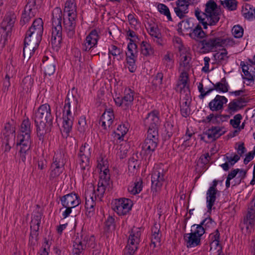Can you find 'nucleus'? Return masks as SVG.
<instances>
[{
  "label": "nucleus",
  "instance_id": "obj_2",
  "mask_svg": "<svg viewBox=\"0 0 255 255\" xmlns=\"http://www.w3.org/2000/svg\"><path fill=\"white\" fill-rule=\"evenodd\" d=\"M195 15L203 28L207 29L208 25H215L219 21L220 8L214 0H209L205 4L204 12L197 7L195 9Z\"/></svg>",
  "mask_w": 255,
  "mask_h": 255
},
{
  "label": "nucleus",
  "instance_id": "obj_57",
  "mask_svg": "<svg viewBox=\"0 0 255 255\" xmlns=\"http://www.w3.org/2000/svg\"><path fill=\"white\" fill-rule=\"evenodd\" d=\"M87 127L86 118L84 116L81 117L78 121V130L81 132H84Z\"/></svg>",
  "mask_w": 255,
  "mask_h": 255
},
{
  "label": "nucleus",
  "instance_id": "obj_10",
  "mask_svg": "<svg viewBox=\"0 0 255 255\" xmlns=\"http://www.w3.org/2000/svg\"><path fill=\"white\" fill-rule=\"evenodd\" d=\"M133 92L130 89L126 90L124 96H117L116 95L114 98L116 105L121 106L124 110L128 109L132 105L133 101Z\"/></svg>",
  "mask_w": 255,
  "mask_h": 255
},
{
  "label": "nucleus",
  "instance_id": "obj_26",
  "mask_svg": "<svg viewBox=\"0 0 255 255\" xmlns=\"http://www.w3.org/2000/svg\"><path fill=\"white\" fill-rule=\"evenodd\" d=\"M183 239L187 248H194L201 245V239L191 233L185 234Z\"/></svg>",
  "mask_w": 255,
  "mask_h": 255
},
{
  "label": "nucleus",
  "instance_id": "obj_52",
  "mask_svg": "<svg viewBox=\"0 0 255 255\" xmlns=\"http://www.w3.org/2000/svg\"><path fill=\"white\" fill-rule=\"evenodd\" d=\"M105 231L109 232L111 230H115L116 224L115 218L111 216H109L105 222Z\"/></svg>",
  "mask_w": 255,
  "mask_h": 255
},
{
  "label": "nucleus",
  "instance_id": "obj_49",
  "mask_svg": "<svg viewBox=\"0 0 255 255\" xmlns=\"http://www.w3.org/2000/svg\"><path fill=\"white\" fill-rule=\"evenodd\" d=\"M127 55V62L128 65L129 71L133 73L135 71L136 67L135 65V56L133 55L132 53H126Z\"/></svg>",
  "mask_w": 255,
  "mask_h": 255
},
{
  "label": "nucleus",
  "instance_id": "obj_54",
  "mask_svg": "<svg viewBox=\"0 0 255 255\" xmlns=\"http://www.w3.org/2000/svg\"><path fill=\"white\" fill-rule=\"evenodd\" d=\"M243 119V117L241 114H238L234 116L233 119H231L230 121V124L234 128H238L241 124V120Z\"/></svg>",
  "mask_w": 255,
  "mask_h": 255
},
{
  "label": "nucleus",
  "instance_id": "obj_29",
  "mask_svg": "<svg viewBox=\"0 0 255 255\" xmlns=\"http://www.w3.org/2000/svg\"><path fill=\"white\" fill-rule=\"evenodd\" d=\"M189 35L192 39L197 41L204 38L206 34L200 24H197L193 28H191Z\"/></svg>",
  "mask_w": 255,
  "mask_h": 255
},
{
  "label": "nucleus",
  "instance_id": "obj_3",
  "mask_svg": "<svg viewBox=\"0 0 255 255\" xmlns=\"http://www.w3.org/2000/svg\"><path fill=\"white\" fill-rule=\"evenodd\" d=\"M63 13L59 7H55L52 12V30L51 35V45L54 49L58 51L61 47L62 40V27L61 22Z\"/></svg>",
  "mask_w": 255,
  "mask_h": 255
},
{
  "label": "nucleus",
  "instance_id": "obj_7",
  "mask_svg": "<svg viewBox=\"0 0 255 255\" xmlns=\"http://www.w3.org/2000/svg\"><path fill=\"white\" fill-rule=\"evenodd\" d=\"M43 32V21L41 18H37L34 20L32 25L26 31L25 36L35 39L37 44L41 41Z\"/></svg>",
  "mask_w": 255,
  "mask_h": 255
},
{
  "label": "nucleus",
  "instance_id": "obj_43",
  "mask_svg": "<svg viewBox=\"0 0 255 255\" xmlns=\"http://www.w3.org/2000/svg\"><path fill=\"white\" fill-rule=\"evenodd\" d=\"M156 7L160 14L166 16L168 21H172L170 10L167 5L163 3H157Z\"/></svg>",
  "mask_w": 255,
  "mask_h": 255
},
{
  "label": "nucleus",
  "instance_id": "obj_42",
  "mask_svg": "<svg viewBox=\"0 0 255 255\" xmlns=\"http://www.w3.org/2000/svg\"><path fill=\"white\" fill-rule=\"evenodd\" d=\"M162 64L166 70L172 69L174 66L173 54L167 53L165 54L162 59Z\"/></svg>",
  "mask_w": 255,
  "mask_h": 255
},
{
  "label": "nucleus",
  "instance_id": "obj_33",
  "mask_svg": "<svg viewBox=\"0 0 255 255\" xmlns=\"http://www.w3.org/2000/svg\"><path fill=\"white\" fill-rule=\"evenodd\" d=\"M64 12H68V16H77V6L75 0H66Z\"/></svg>",
  "mask_w": 255,
  "mask_h": 255
},
{
  "label": "nucleus",
  "instance_id": "obj_58",
  "mask_svg": "<svg viewBox=\"0 0 255 255\" xmlns=\"http://www.w3.org/2000/svg\"><path fill=\"white\" fill-rule=\"evenodd\" d=\"M163 75L161 73H158L157 75L153 78L152 80V85L156 88L162 84Z\"/></svg>",
  "mask_w": 255,
  "mask_h": 255
},
{
  "label": "nucleus",
  "instance_id": "obj_37",
  "mask_svg": "<svg viewBox=\"0 0 255 255\" xmlns=\"http://www.w3.org/2000/svg\"><path fill=\"white\" fill-rule=\"evenodd\" d=\"M91 153L80 154L78 153V157L80 158V165L82 170L87 169L90 168V158Z\"/></svg>",
  "mask_w": 255,
  "mask_h": 255
},
{
  "label": "nucleus",
  "instance_id": "obj_18",
  "mask_svg": "<svg viewBox=\"0 0 255 255\" xmlns=\"http://www.w3.org/2000/svg\"><path fill=\"white\" fill-rule=\"evenodd\" d=\"M99 39V35L97 30L93 29L86 38L83 44V51L89 52L92 48L96 47Z\"/></svg>",
  "mask_w": 255,
  "mask_h": 255
},
{
  "label": "nucleus",
  "instance_id": "obj_45",
  "mask_svg": "<svg viewBox=\"0 0 255 255\" xmlns=\"http://www.w3.org/2000/svg\"><path fill=\"white\" fill-rule=\"evenodd\" d=\"M220 2L223 7L229 10L234 11L237 8L238 2L236 0H221Z\"/></svg>",
  "mask_w": 255,
  "mask_h": 255
},
{
  "label": "nucleus",
  "instance_id": "obj_17",
  "mask_svg": "<svg viewBox=\"0 0 255 255\" xmlns=\"http://www.w3.org/2000/svg\"><path fill=\"white\" fill-rule=\"evenodd\" d=\"M63 207H75L81 203V199L77 194L73 192L60 198Z\"/></svg>",
  "mask_w": 255,
  "mask_h": 255
},
{
  "label": "nucleus",
  "instance_id": "obj_50",
  "mask_svg": "<svg viewBox=\"0 0 255 255\" xmlns=\"http://www.w3.org/2000/svg\"><path fill=\"white\" fill-rule=\"evenodd\" d=\"M205 229V232L213 228L216 225L215 222L210 217L206 218L200 224Z\"/></svg>",
  "mask_w": 255,
  "mask_h": 255
},
{
  "label": "nucleus",
  "instance_id": "obj_30",
  "mask_svg": "<svg viewBox=\"0 0 255 255\" xmlns=\"http://www.w3.org/2000/svg\"><path fill=\"white\" fill-rule=\"evenodd\" d=\"M218 190L209 188L206 193V204L208 212H210L216 200V194Z\"/></svg>",
  "mask_w": 255,
  "mask_h": 255
},
{
  "label": "nucleus",
  "instance_id": "obj_8",
  "mask_svg": "<svg viewBox=\"0 0 255 255\" xmlns=\"http://www.w3.org/2000/svg\"><path fill=\"white\" fill-rule=\"evenodd\" d=\"M140 236V231H135L134 229L131 230L128 238V245L124 250V255H133L137 249Z\"/></svg>",
  "mask_w": 255,
  "mask_h": 255
},
{
  "label": "nucleus",
  "instance_id": "obj_23",
  "mask_svg": "<svg viewBox=\"0 0 255 255\" xmlns=\"http://www.w3.org/2000/svg\"><path fill=\"white\" fill-rule=\"evenodd\" d=\"M17 145L20 146V153H27L31 147L30 135H18Z\"/></svg>",
  "mask_w": 255,
  "mask_h": 255
},
{
  "label": "nucleus",
  "instance_id": "obj_60",
  "mask_svg": "<svg viewBox=\"0 0 255 255\" xmlns=\"http://www.w3.org/2000/svg\"><path fill=\"white\" fill-rule=\"evenodd\" d=\"M244 30L239 25H235L232 29V33L236 38H240L243 36Z\"/></svg>",
  "mask_w": 255,
  "mask_h": 255
},
{
  "label": "nucleus",
  "instance_id": "obj_59",
  "mask_svg": "<svg viewBox=\"0 0 255 255\" xmlns=\"http://www.w3.org/2000/svg\"><path fill=\"white\" fill-rule=\"evenodd\" d=\"M220 235L218 229L216 230L214 233L210 234L209 236V239L212 242L211 244L215 243V245H219L220 242Z\"/></svg>",
  "mask_w": 255,
  "mask_h": 255
},
{
  "label": "nucleus",
  "instance_id": "obj_15",
  "mask_svg": "<svg viewBox=\"0 0 255 255\" xmlns=\"http://www.w3.org/2000/svg\"><path fill=\"white\" fill-rule=\"evenodd\" d=\"M228 99L224 96L217 95L208 105V107L213 112L221 113L224 107V105L228 102Z\"/></svg>",
  "mask_w": 255,
  "mask_h": 255
},
{
  "label": "nucleus",
  "instance_id": "obj_38",
  "mask_svg": "<svg viewBox=\"0 0 255 255\" xmlns=\"http://www.w3.org/2000/svg\"><path fill=\"white\" fill-rule=\"evenodd\" d=\"M142 179L141 177L136 178L132 185L128 187V191L130 193L135 195L139 193L142 188Z\"/></svg>",
  "mask_w": 255,
  "mask_h": 255
},
{
  "label": "nucleus",
  "instance_id": "obj_13",
  "mask_svg": "<svg viewBox=\"0 0 255 255\" xmlns=\"http://www.w3.org/2000/svg\"><path fill=\"white\" fill-rule=\"evenodd\" d=\"M75 88L72 89L71 92L69 91L64 101V106L63 112L68 114H71V110L77 112L78 106V97L74 95L73 91Z\"/></svg>",
  "mask_w": 255,
  "mask_h": 255
},
{
  "label": "nucleus",
  "instance_id": "obj_21",
  "mask_svg": "<svg viewBox=\"0 0 255 255\" xmlns=\"http://www.w3.org/2000/svg\"><path fill=\"white\" fill-rule=\"evenodd\" d=\"M244 223L246 224L247 229L252 228L255 224V196L250 203Z\"/></svg>",
  "mask_w": 255,
  "mask_h": 255
},
{
  "label": "nucleus",
  "instance_id": "obj_20",
  "mask_svg": "<svg viewBox=\"0 0 255 255\" xmlns=\"http://www.w3.org/2000/svg\"><path fill=\"white\" fill-rule=\"evenodd\" d=\"M223 127L212 126L208 129L204 134L207 136L209 141H213L225 133Z\"/></svg>",
  "mask_w": 255,
  "mask_h": 255
},
{
  "label": "nucleus",
  "instance_id": "obj_1",
  "mask_svg": "<svg viewBox=\"0 0 255 255\" xmlns=\"http://www.w3.org/2000/svg\"><path fill=\"white\" fill-rule=\"evenodd\" d=\"M36 127L37 135L39 140H43L44 135L51 131L53 118L51 113L50 106L41 105L32 117Z\"/></svg>",
  "mask_w": 255,
  "mask_h": 255
},
{
  "label": "nucleus",
  "instance_id": "obj_11",
  "mask_svg": "<svg viewBox=\"0 0 255 255\" xmlns=\"http://www.w3.org/2000/svg\"><path fill=\"white\" fill-rule=\"evenodd\" d=\"M132 205L131 200L125 198H120L115 200L113 208L119 216H124L131 210Z\"/></svg>",
  "mask_w": 255,
  "mask_h": 255
},
{
  "label": "nucleus",
  "instance_id": "obj_41",
  "mask_svg": "<svg viewBox=\"0 0 255 255\" xmlns=\"http://www.w3.org/2000/svg\"><path fill=\"white\" fill-rule=\"evenodd\" d=\"M36 3V0H28L23 11L34 17L37 11Z\"/></svg>",
  "mask_w": 255,
  "mask_h": 255
},
{
  "label": "nucleus",
  "instance_id": "obj_46",
  "mask_svg": "<svg viewBox=\"0 0 255 255\" xmlns=\"http://www.w3.org/2000/svg\"><path fill=\"white\" fill-rule=\"evenodd\" d=\"M21 132L22 134L20 135H30L31 130V123L29 119L27 118L24 120L21 125Z\"/></svg>",
  "mask_w": 255,
  "mask_h": 255
},
{
  "label": "nucleus",
  "instance_id": "obj_64",
  "mask_svg": "<svg viewBox=\"0 0 255 255\" xmlns=\"http://www.w3.org/2000/svg\"><path fill=\"white\" fill-rule=\"evenodd\" d=\"M122 53V50L117 46L112 45L111 48H109V55H112L114 56L120 55Z\"/></svg>",
  "mask_w": 255,
  "mask_h": 255
},
{
  "label": "nucleus",
  "instance_id": "obj_62",
  "mask_svg": "<svg viewBox=\"0 0 255 255\" xmlns=\"http://www.w3.org/2000/svg\"><path fill=\"white\" fill-rule=\"evenodd\" d=\"M129 24L133 25L135 29H138L140 27V23L136 19L132 14H129L128 16Z\"/></svg>",
  "mask_w": 255,
  "mask_h": 255
},
{
  "label": "nucleus",
  "instance_id": "obj_31",
  "mask_svg": "<svg viewBox=\"0 0 255 255\" xmlns=\"http://www.w3.org/2000/svg\"><path fill=\"white\" fill-rule=\"evenodd\" d=\"M242 13L246 19L250 20L255 18V8L249 3H245L243 5Z\"/></svg>",
  "mask_w": 255,
  "mask_h": 255
},
{
  "label": "nucleus",
  "instance_id": "obj_5",
  "mask_svg": "<svg viewBox=\"0 0 255 255\" xmlns=\"http://www.w3.org/2000/svg\"><path fill=\"white\" fill-rule=\"evenodd\" d=\"M226 39L214 34L206 35L204 39L200 41L199 43L201 50L204 53L214 51L218 48L223 47L225 44Z\"/></svg>",
  "mask_w": 255,
  "mask_h": 255
},
{
  "label": "nucleus",
  "instance_id": "obj_27",
  "mask_svg": "<svg viewBox=\"0 0 255 255\" xmlns=\"http://www.w3.org/2000/svg\"><path fill=\"white\" fill-rule=\"evenodd\" d=\"M33 83V80L31 77L26 76L23 79L19 88V94L21 96L28 93L32 86Z\"/></svg>",
  "mask_w": 255,
  "mask_h": 255
},
{
  "label": "nucleus",
  "instance_id": "obj_36",
  "mask_svg": "<svg viewBox=\"0 0 255 255\" xmlns=\"http://www.w3.org/2000/svg\"><path fill=\"white\" fill-rule=\"evenodd\" d=\"M213 87L211 88L214 90H216L219 92L226 93L229 90V84L226 81L225 77L221 79L220 82L216 83V84H213Z\"/></svg>",
  "mask_w": 255,
  "mask_h": 255
},
{
  "label": "nucleus",
  "instance_id": "obj_19",
  "mask_svg": "<svg viewBox=\"0 0 255 255\" xmlns=\"http://www.w3.org/2000/svg\"><path fill=\"white\" fill-rule=\"evenodd\" d=\"M77 17V16H68L67 19L63 17L64 29L67 36L70 39L73 38L75 35Z\"/></svg>",
  "mask_w": 255,
  "mask_h": 255
},
{
  "label": "nucleus",
  "instance_id": "obj_16",
  "mask_svg": "<svg viewBox=\"0 0 255 255\" xmlns=\"http://www.w3.org/2000/svg\"><path fill=\"white\" fill-rule=\"evenodd\" d=\"M42 63L41 68L43 70L45 75L51 76L55 73L57 61L54 56L52 55L49 57L44 56Z\"/></svg>",
  "mask_w": 255,
  "mask_h": 255
},
{
  "label": "nucleus",
  "instance_id": "obj_34",
  "mask_svg": "<svg viewBox=\"0 0 255 255\" xmlns=\"http://www.w3.org/2000/svg\"><path fill=\"white\" fill-rule=\"evenodd\" d=\"M176 6L174 7V11L180 19H183L186 17V14L188 13L189 7L181 4L177 1L175 2Z\"/></svg>",
  "mask_w": 255,
  "mask_h": 255
},
{
  "label": "nucleus",
  "instance_id": "obj_4",
  "mask_svg": "<svg viewBox=\"0 0 255 255\" xmlns=\"http://www.w3.org/2000/svg\"><path fill=\"white\" fill-rule=\"evenodd\" d=\"M191 57L188 53H181L179 62V71L180 74L177 84L178 88H180L181 92H188L189 93V85L188 84L189 81V72L191 68L190 63Z\"/></svg>",
  "mask_w": 255,
  "mask_h": 255
},
{
  "label": "nucleus",
  "instance_id": "obj_44",
  "mask_svg": "<svg viewBox=\"0 0 255 255\" xmlns=\"http://www.w3.org/2000/svg\"><path fill=\"white\" fill-rule=\"evenodd\" d=\"M241 66H242L243 72L246 76L244 79L251 80L253 77L251 76V73L253 70H255V68L251 65H246L244 62H241Z\"/></svg>",
  "mask_w": 255,
  "mask_h": 255
},
{
  "label": "nucleus",
  "instance_id": "obj_39",
  "mask_svg": "<svg viewBox=\"0 0 255 255\" xmlns=\"http://www.w3.org/2000/svg\"><path fill=\"white\" fill-rule=\"evenodd\" d=\"M96 203L94 201L93 197L87 200L86 198L85 208L86 209V215L88 218L93 217L95 214V206Z\"/></svg>",
  "mask_w": 255,
  "mask_h": 255
},
{
  "label": "nucleus",
  "instance_id": "obj_56",
  "mask_svg": "<svg viewBox=\"0 0 255 255\" xmlns=\"http://www.w3.org/2000/svg\"><path fill=\"white\" fill-rule=\"evenodd\" d=\"M130 42L128 43V52L126 53H129V54L131 53H133V55L135 56V54L137 53L136 48L137 47V45L136 44L137 40L135 39H129Z\"/></svg>",
  "mask_w": 255,
  "mask_h": 255
},
{
  "label": "nucleus",
  "instance_id": "obj_55",
  "mask_svg": "<svg viewBox=\"0 0 255 255\" xmlns=\"http://www.w3.org/2000/svg\"><path fill=\"white\" fill-rule=\"evenodd\" d=\"M148 138H152L154 140L158 139V131L155 126L152 125L149 127L147 132V137Z\"/></svg>",
  "mask_w": 255,
  "mask_h": 255
},
{
  "label": "nucleus",
  "instance_id": "obj_14",
  "mask_svg": "<svg viewBox=\"0 0 255 255\" xmlns=\"http://www.w3.org/2000/svg\"><path fill=\"white\" fill-rule=\"evenodd\" d=\"M40 43L36 44L35 39L25 36L24 46L23 48V56L26 60H29L34 54L35 49L38 47Z\"/></svg>",
  "mask_w": 255,
  "mask_h": 255
},
{
  "label": "nucleus",
  "instance_id": "obj_32",
  "mask_svg": "<svg viewBox=\"0 0 255 255\" xmlns=\"http://www.w3.org/2000/svg\"><path fill=\"white\" fill-rule=\"evenodd\" d=\"M215 63L218 65H224L227 63L229 59L228 52L224 49L221 52H218L213 55Z\"/></svg>",
  "mask_w": 255,
  "mask_h": 255
},
{
  "label": "nucleus",
  "instance_id": "obj_12",
  "mask_svg": "<svg viewBox=\"0 0 255 255\" xmlns=\"http://www.w3.org/2000/svg\"><path fill=\"white\" fill-rule=\"evenodd\" d=\"M163 169H154L151 176V190L153 192L159 191L164 180Z\"/></svg>",
  "mask_w": 255,
  "mask_h": 255
},
{
  "label": "nucleus",
  "instance_id": "obj_51",
  "mask_svg": "<svg viewBox=\"0 0 255 255\" xmlns=\"http://www.w3.org/2000/svg\"><path fill=\"white\" fill-rule=\"evenodd\" d=\"M157 140L146 137L144 140V148L149 151H154L157 144Z\"/></svg>",
  "mask_w": 255,
  "mask_h": 255
},
{
  "label": "nucleus",
  "instance_id": "obj_53",
  "mask_svg": "<svg viewBox=\"0 0 255 255\" xmlns=\"http://www.w3.org/2000/svg\"><path fill=\"white\" fill-rule=\"evenodd\" d=\"M158 115V112L156 110H154L147 114L146 119L152 122V125H154L155 126V124L158 123L159 120Z\"/></svg>",
  "mask_w": 255,
  "mask_h": 255
},
{
  "label": "nucleus",
  "instance_id": "obj_28",
  "mask_svg": "<svg viewBox=\"0 0 255 255\" xmlns=\"http://www.w3.org/2000/svg\"><path fill=\"white\" fill-rule=\"evenodd\" d=\"M63 132L68 134L72 130L73 124L74 117L72 114H68L63 112Z\"/></svg>",
  "mask_w": 255,
  "mask_h": 255
},
{
  "label": "nucleus",
  "instance_id": "obj_61",
  "mask_svg": "<svg viewBox=\"0 0 255 255\" xmlns=\"http://www.w3.org/2000/svg\"><path fill=\"white\" fill-rule=\"evenodd\" d=\"M210 159L209 153H206L202 155L198 161V165L201 164L202 166H204L208 163Z\"/></svg>",
  "mask_w": 255,
  "mask_h": 255
},
{
  "label": "nucleus",
  "instance_id": "obj_48",
  "mask_svg": "<svg viewBox=\"0 0 255 255\" xmlns=\"http://www.w3.org/2000/svg\"><path fill=\"white\" fill-rule=\"evenodd\" d=\"M14 23V20L12 18L11 15L10 14L6 15L1 23V28H5L7 30H11Z\"/></svg>",
  "mask_w": 255,
  "mask_h": 255
},
{
  "label": "nucleus",
  "instance_id": "obj_47",
  "mask_svg": "<svg viewBox=\"0 0 255 255\" xmlns=\"http://www.w3.org/2000/svg\"><path fill=\"white\" fill-rule=\"evenodd\" d=\"M205 233V229L200 224H194L191 226V233L201 239Z\"/></svg>",
  "mask_w": 255,
  "mask_h": 255
},
{
  "label": "nucleus",
  "instance_id": "obj_9",
  "mask_svg": "<svg viewBox=\"0 0 255 255\" xmlns=\"http://www.w3.org/2000/svg\"><path fill=\"white\" fill-rule=\"evenodd\" d=\"M75 237L73 242L74 254L76 255H81L86 249L89 236L85 232L82 231L80 233H77Z\"/></svg>",
  "mask_w": 255,
  "mask_h": 255
},
{
  "label": "nucleus",
  "instance_id": "obj_6",
  "mask_svg": "<svg viewBox=\"0 0 255 255\" xmlns=\"http://www.w3.org/2000/svg\"><path fill=\"white\" fill-rule=\"evenodd\" d=\"M66 162L63 151H60L55 154L50 167V180L56 179L63 172Z\"/></svg>",
  "mask_w": 255,
  "mask_h": 255
},
{
  "label": "nucleus",
  "instance_id": "obj_63",
  "mask_svg": "<svg viewBox=\"0 0 255 255\" xmlns=\"http://www.w3.org/2000/svg\"><path fill=\"white\" fill-rule=\"evenodd\" d=\"M34 16H32V15H30L27 12L23 11L21 17V19L20 21V24L21 25H24L26 23L28 22L31 18H33Z\"/></svg>",
  "mask_w": 255,
  "mask_h": 255
},
{
  "label": "nucleus",
  "instance_id": "obj_24",
  "mask_svg": "<svg viewBox=\"0 0 255 255\" xmlns=\"http://www.w3.org/2000/svg\"><path fill=\"white\" fill-rule=\"evenodd\" d=\"M161 237L160 225L155 223L151 228V247L155 248L157 244L160 245Z\"/></svg>",
  "mask_w": 255,
  "mask_h": 255
},
{
  "label": "nucleus",
  "instance_id": "obj_40",
  "mask_svg": "<svg viewBox=\"0 0 255 255\" xmlns=\"http://www.w3.org/2000/svg\"><path fill=\"white\" fill-rule=\"evenodd\" d=\"M115 118L114 112L112 109L106 110L100 118L101 121L106 122L107 126L110 128L113 123Z\"/></svg>",
  "mask_w": 255,
  "mask_h": 255
},
{
  "label": "nucleus",
  "instance_id": "obj_25",
  "mask_svg": "<svg viewBox=\"0 0 255 255\" xmlns=\"http://www.w3.org/2000/svg\"><path fill=\"white\" fill-rule=\"evenodd\" d=\"M144 26L149 34L152 37L159 40L161 37V33L157 24L152 19H148Z\"/></svg>",
  "mask_w": 255,
  "mask_h": 255
},
{
  "label": "nucleus",
  "instance_id": "obj_22",
  "mask_svg": "<svg viewBox=\"0 0 255 255\" xmlns=\"http://www.w3.org/2000/svg\"><path fill=\"white\" fill-rule=\"evenodd\" d=\"M246 103L244 99L240 98L232 100L227 105L226 112L231 115L242 110Z\"/></svg>",
  "mask_w": 255,
  "mask_h": 255
},
{
  "label": "nucleus",
  "instance_id": "obj_35",
  "mask_svg": "<svg viewBox=\"0 0 255 255\" xmlns=\"http://www.w3.org/2000/svg\"><path fill=\"white\" fill-rule=\"evenodd\" d=\"M41 223V217L39 216H35L31 221L30 225V235L34 236V237H38V231L40 224Z\"/></svg>",
  "mask_w": 255,
  "mask_h": 255
}]
</instances>
